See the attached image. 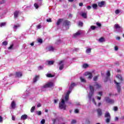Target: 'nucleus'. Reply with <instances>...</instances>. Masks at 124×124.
<instances>
[{
    "label": "nucleus",
    "instance_id": "c756f323",
    "mask_svg": "<svg viewBox=\"0 0 124 124\" xmlns=\"http://www.w3.org/2000/svg\"><path fill=\"white\" fill-rule=\"evenodd\" d=\"M86 52L87 54L91 53V52H92V48L87 49Z\"/></svg>",
    "mask_w": 124,
    "mask_h": 124
},
{
    "label": "nucleus",
    "instance_id": "f3484780",
    "mask_svg": "<svg viewBox=\"0 0 124 124\" xmlns=\"http://www.w3.org/2000/svg\"><path fill=\"white\" fill-rule=\"evenodd\" d=\"M75 86H76V84H75V83L71 82V85L69 87L70 91H72V89H73L75 87Z\"/></svg>",
    "mask_w": 124,
    "mask_h": 124
},
{
    "label": "nucleus",
    "instance_id": "0eeeda50",
    "mask_svg": "<svg viewBox=\"0 0 124 124\" xmlns=\"http://www.w3.org/2000/svg\"><path fill=\"white\" fill-rule=\"evenodd\" d=\"M64 62V61L62 60L60 61L59 62V65H60L59 67V70H62L64 67V64H63V62Z\"/></svg>",
    "mask_w": 124,
    "mask_h": 124
},
{
    "label": "nucleus",
    "instance_id": "4d7b16f0",
    "mask_svg": "<svg viewBox=\"0 0 124 124\" xmlns=\"http://www.w3.org/2000/svg\"><path fill=\"white\" fill-rule=\"evenodd\" d=\"M87 9H88V10H90V9H91V8H92V7L91 6H87Z\"/></svg>",
    "mask_w": 124,
    "mask_h": 124
},
{
    "label": "nucleus",
    "instance_id": "774afa93",
    "mask_svg": "<svg viewBox=\"0 0 124 124\" xmlns=\"http://www.w3.org/2000/svg\"><path fill=\"white\" fill-rule=\"evenodd\" d=\"M116 39H117V40H120V39H121V37H116Z\"/></svg>",
    "mask_w": 124,
    "mask_h": 124
},
{
    "label": "nucleus",
    "instance_id": "bf43d9fd",
    "mask_svg": "<svg viewBox=\"0 0 124 124\" xmlns=\"http://www.w3.org/2000/svg\"><path fill=\"white\" fill-rule=\"evenodd\" d=\"M115 51H118V50H119V47H118V46H115Z\"/></svg>",
    "mask_w": 124,
    "mask_h": 124
},
{
    "label": "nucleus",
    "instance_id": "680f3d73",
    "mask_svg": "<svg viewBox=\"0 0 124 124\" xmlns=\"http://www.w3.org/2000/svg\"><path fill=\"white\" fill-rule=\"evenodd\" d=\"M98 94L100 95V96H102V92H99Z\"/></svg>",
    "mask_w": 124,
    "mask_h": 124
},
{
    "label": "nucleus",
    "instance_id": "e2e57ef3",
    "mask_svg": "<svg viewBox=\"0 0 124 124\" xmlns=\"http://www.w3.org/2000/svg\"><path fill=\"white\" fill-rule=\"evenodd\" d=\"M37 29H40L41 28V25H39L37 26Z\"/></svg>",
    "mask_w": 124,
    "mask_h": 124
},
{
    "label": "nucleus",
    "instance_id": "864d4df0",
    "mask_svg": "<svg viewBox=\"0 0 124 124\" xmlns=\"http://www.w3.org/2000/svg\"><path fill=\"white\" fill-rule=\"evenodd\" d=\"M86 124H91V122L90 121V120H89V119L86 120Z\"/></svg>",
    "mask_w": 124,
    "mask_h": 124
},
{
    "label": "nucleus",
    "instance_id": "412c9836",
    "mask_svg": "<svg viewBox=\"0 0 124 124\" xmlns=\"http://www.w3.org/2000/svg\"><path fill=\"white\" fill-rule=\"evenodd\" d=\"M46 50H48V51H54V50H55V48H54V47L52 46H50L48 47V48H46Z\"/></svg>",
    "mask_w": 124,
    "mask_h": 124
},
{
    "label": "nucleus",
    "instance_id": "ea45409f",
    "mask_svg": "<svg viewBox=\"0 0 124 124\" xmlns=\"http://www.w3.org/2000/svg\"><path fill=\"white\" fill-rule=\"evenodd\" d=\"M48 64H49V65H52V64H54V61H48Z\"/></svg>",
    "mask_w": 124,
    "mask_h": 124
},
{
    "label": "nucleus",
    "instance_id": "052dcab7",
    "mask_svg": "<svg viewBox=\"0 0 124 124\" xmlns=\"http://www.w3.org/2000/svg\"><path fill=\"white\" fill-rule=\"evenodd\" d=\"M37 107L38 108L41 107V104H40V103H38L37 105Z\"/></svg>",
    "mask_w": 124,
    "mask_h": 124
},
{
    "label": "nucleus",
    "instance_id": "4c0bfd02",
    "mask_svg": "<svg viewBox=\"0 0 124 124\" xmlns=\"http://www.w3.org/2000/svg\"><path fill=\"white\" fill-rule=\"evenodd\" d=\"M83 25H84V23H83V22L79 21L78 23V26L79 27H83Z\"/></svg>",
    "mask_w": 124,
    "mask_h": 124
},
{
    "label": "nucleus",
    "instance_id": "49530a36",
    "mask_svg": "<svg viewBox=\"0 0 124 124\" xmlns=\"http://www.w3.org/2000/svg\"><path fill=\"white\" fill-rule=\"evenodd\" d=\"M13 48V44H12L10 45V46L8 48L9 50H11V49H12Z\"/></svg>",
    "mask_w": 124,
    "mask_h": 124
},
{
    "label": "nucleus",
    "instance_id": "423d86ee",
    "mask_svg": "<svg viewBox=\"0 0 124 124\" xmlns=\"http://www.w3.org/2000/svg\"><path fill=\"white\" fill-rule=\"evenodd\" d=\"M106 77L104 79V82L105 83H106L108 80L109 78H110V76H111V73H110V71H108L106 73Z\"/></svg>",
    "mask_w": 124,
    "mask_h": 124
},
{
    "label": "nucleus",
    "instance_id": "09e8293b",
    "mask_svg": "<svg viewBox=\"0 0 124 124\" xmlns=\"http://www.w3.org/2000/svg\"><path fill=\"white\" fill-rule=\"evenodd\" d=\"M41 124H45V119H42L41 121Z\"/></svg>",
    "mask_w": 124,
    "mask_h": 124
},
{
    "label": "nucleus",
    "instance_id": "2f4dec72",
    "mask_svg": "<svg viewBox=\"0 0 124 124\" xmlns=\"http://www.w3.org/2000/svg\"><path fill=\"white\" fill-rule=\"evenodd\" d=\"M8 44V42H7V41H5L2 42V45H4V46H7Z\"/></svg>",
    "mask_w": 124,
    "mask_h": 124
},
{
    "label": "nucleus",
    "instance_id": "39448f33",
    "mask_svg": "<svg viewBox=\"0 0 124 124\" xmlns=\"http://www.w3.org/2000/svg\"><path fill=\"white\" fill-rule=\"evenodd\" d=\"M53 86H54V83L52 82H50L45 84V85H44L43 88H44V89H45L46 88H52V87H53Z\"/></svg>",
    "mask_w": 124,
    "mask_h": 124
},
{
    "label": "nucleus",
    "instance_id": "72a5a7b5",
    "mask_svg": "<svg viewBox=\"0 0 124 124\" xmlns=\"http://www.w3.org/2000/svg\"><path fill=\"white\" fill-rule=\"evenodd\" d=\"M96 28V27L95 26H93V25L91 26V30H92V31H94V30H95Z\"/></svg>",
    "mask_w": 124,
    "mask_h": 124
},
{
    "label": "nucleus",
    "instance_id": "f03ea898",
    "mask_svg": "<svg viewBox=\"0 0 124 124\" xmlns=\"http://www.w3.org/2000/svg\"><path fill=\"white\" fill-rule=\"evenodd\" d=\"M59 108H60V109L66 110V105H65V104L64 99H62L61 103H59Z\"/></svg>",
    "mask_w": 124,
    "mask_h": 124
},
{
    "label": "nucleus",
    "instance_id": "6e6d98bb",
    "mask_svg": "<svg viewBox=\"0 0 124 124\" xmlns=\"http://www.w3.org/2000/svg\"><path fill=\"white\" fill-rule=\"evenodd\" d=\"M75 112L76 113H79V109H76L75 110Z\"/></svg>",
    "mask_w": 124,
    "mask_h": 124
},
{
    "label": "nucleus",
    "instance_id": "473e14b6",
    "mask_svg": "<svg viewBox=\"0 0 124 124\" xmlns=\"http://www.w3.org/2000/svg\"><path fill=\"white\" fill-rule=\"evenodd\" d=\"M97 79H98V76H95L93 77V81H94L95 82L97 81Z\"/></svg>",
    "mask_w": 124,
    "mask_h": 124
},
{
    "label": "nucleus",
    "instance_id": "6e6552de",
    "mask_svg": "<svg viewBox=\"0 0 124 124\" xmlns=\"http://www.w3.org/2000/svg\"><path fill=\"white\" fill-rule=\"evenodd\" d=\"M105 100H106V102H107L108 103H110V104H114V100H112L108 97H106L105 98Z\"/></svg>",
    "mask_w": 124,
    "mask_h": 124
},
{
    "label": "nucleus",
    "instance_id": "e433bc0d",
    "mask_svg": "<svg viewBox=\"0 0 124 124\" xmlns=\"http://www.w3.org/2000/svg\"><path fill=\"white\" fill-rule=\"evenodd\" d=\"M5 25H6V23L5 22H2L1 23H0V26L1 27H4V26H5Z\"/></svg>",
    "mask_w": 124,
    "mask_h": 124
},
{
    "label": "nucleus",
    "instance_id": "9b49d317",
    "mask_svg": "<svg viewBox=\"0 0 124 124\" xmlns=\"http://www.w3.org/2000/svg\"><path fill=\"white\" fill-rule=\"evenodd\" d=\"M106 3V2L105 1H101L98 2V6L99 7H103Z\"/></svg>",
    "mask_w": 124,
    "mask_h": 124
},
{
    "label": "nucleus",
    "instance_id": "f704fd0d",
    "mask_svg": "<svg viewBox=\"0 0 124 124\" xmlns=\"http://www.w3.org/2000/svg\"><path fill=\"white\" fill-rule=\"evenodd\" d=\"M69 99V96H68L67 95L65 96V101H68V99Z\"/></svg>",
    "mask_w": 124,
    "mask_h": 124
},
{
    "label": "nucleus",
    "instance_id": "7c9ffc66",
    "mask_svg": "<svg viewBox=\"0 0 124 124\" xmlns=\"http://www.w3.org/2000/svg\"><path fill=\"white\" fill-rule=\"evenodd\" d=\"M104 41H105V39H104V38H103V37H101L99 39V42H104Z\"/></svg>",
    "mask_w": 124,
    "mask_h": 124
},
{
    "label": "nucleus",
    "instance_id": "0e129e2a",
    "mask_svg": "<svg viewBox=\"0 0 124 124\" xmlns=\"http://www.w3.org/2000/svg\"><path fill=\"white\" fill-rule=\"evenodd\" d=\"M2 122V117L0 116V123H1Z\"/></svg>",
    "mask_w": 124,
    "mask_h": 124
},
{
    "label": "nucleus",
    "instance_id": "bb28decb",
    "mask_svg": "<svg viewBox=\"0 0 124 124\" xmlns=\"http://www.w3.org/2000/svg\"><path fill=\"white\" fill-rule=\"evenodd\" d=\"M82 67L83 68H87L89 67V65L87 63H84L83 64Z\"/></svg>",
    "mask_w": 124,
    "mask_h": 124
},
{
    "label": "nucleus",
    "instance_id": "8fccbe9b",
    "mask_svg": "<svg viewBox=\"0 0 124 124\" xmlns=\"http://www.w3.org/2000/svg\"><path fill=\"white\" fill-rule=\"evenodd\" d=\"M37 114L38 115V116H41V111H37Z\"/></svg>",
    "mask_w": 124,
    "mask_h": 124
},
{
    "label": "nucleus",
    "instance_id": "2eb2a0df",
    "mask_svg": "<svg viewBox=\"0 0 124 124\" xmlns=\"http://www.w3.org/2000/svg\"><path fill=\"white\" fill-rule=\"evenodd\" d=\"M19 13H20V12L19 11H15L14 13V18H15L16 19V18H18V17H19Z\"/></svg>",
    "mask_w": 124,
    "mask_h": 124
},
{
    "label": "nucleus",
    "instance_id": "603ef678",
    "mask_svg": "<svg viewBox=\"0 0 124 124\" xmlns=\"http://www.w3.org/2000/svg\"><path fill=\"white\" fill-rule=\"evenodd\" d=\"M113 110H114V111H118V107H114V108H113Z\"/></svg>",
    "mask_w": 124,
    "mask_h": 124
},
{
    "label": "nucleus",
    "instance_id": "a18cd8bd",
    "mask_svg": "<svg viewBox=\"0 0 124 124\" xmlns=\"http://www.w3.org/2000/svg\"><path fill=\"white\" fill-rule=\"evenodd\" d=\"M115 14H119V13H120V10L117 9L115 10Z\"/></svg>",
    "mask_w": 124,
    "mask_h": 124
},
{
    "label": "nucleus",
    "instance_id": "de8ad7c7",
    "mask_svg": "<svg viewBox=\"0 0 124 124\" xmlns=\"http://www.w3.org/2000/svg\"><path fill=\"white\" fill-rule=\"evenodd\" d=\"M46 22H48V23H51L52 22V19L51 18L47 19Z\"/></svg>",
    "mask_w": 124,
    "mask_h": 124
},
{
    "label": "nucleus",
    "instance_id": "b1692460",
    "mask_svg": "<svg viewBox=\"0 0 124 124\" xmlns=\"http://www.w3.org/2000/svg\"><path fill=\"white\" fill-rule=\"evenodd\" d=\"M54 75H52V74H47L46 75V77L48 78H52V77H54Z\"/></svg>",
    "mask_w": 124,
    "mask_h": 124
},
{
    "label": "nucleus",
    "instance_id": "ddd939ff",
    "mask_svg": "<svg viewBox=\"0 0 124 124\" xmlns=\"http://www.w3.org/2000/svg\"><path fill=\"white\" fill-rule=\"evenodd\" d=\"M98 117H101L102 115V110L100 108L97 109Z\"/></svg>",
    "mask_w": 124,
    "mask_h": 124
},
{
    "label": "nucleus",
    "instance_id": "aec40b11",
    "mask_svg": "<svg viewBox=\"0 0 124 124\" xmlns=\"http://www.w3.org/2000/svg\"><path fill=\"white\" fill-rule=\"evenodd\" d=\"M62 21H63V19L62 18H60L58 19V20L57 21V22L56 23L57 26H60V25L61 24V23H62Z\"/></svg>",
    "mask_w": 124,
    "mask_h": 124
},
{
    "label": "nucleus",
    "instance_id": "a878e982",
    "mask_svg": "<svg viewBox=\"0 0 124 124\" xmlns=\"http://www.w3.org/2000/svg\"><path fill=\"white\" fill-rule=\"evenodd\" d=\"M92 7L93 9H97V4H93L92 5Z\"/></svg>",
    "mask_w": 124,
    "mask_h": 124
},
{
    "label": "nucleus",
    "instance_id": "1a4fd4ad",
    "mask_svg": "<svg viewBox=\"0 0 124 124\" xmlns=\"http://www.w3.org/2000/svg\"><path fill=\"white\" fill-rule=\"evenodd\" d=\"M85 76H88V79H92V78H93V74L91 72H86L85 73Z\"/></svg>",
    "mask_w": 124,
    "mask_h": 124
},
{
    "label": "nucleus",
    "instance_id": "a211bd4d",
    "mask_svg": "<svg viewBox=\"0 0 124 124\" xmlns=\"http://www.w3.org/2000/svg\"><path fill=\"white\" fill-rule=\"evenodd\" d=\"M38 79H39V76H35V77L33 78V82L34 83H36Z\"/></svg>",
    "mask_w": 124,
    "mask_h": 124
},
{
    "label": "nucleus",
    "instance_id": "69168bd1",
    "mask_svg": "<svg viewBox=\"0 0 124 124\" xmlns=\"http://www.w3.org/2000/svg\"><path fill=\"white\" fill-rule=\"evenodd\" d=\"M12 119L13 121H15V117L14 116H12Z\"/></svg>",
    "mask_w": 124,
    "mask_h": 124
},
{
    "label": "nucleus",
    "instance_id": "cd10ccee",
    "mask_svg": "<svg viewBox=\"0 0 124 124\" xmlns=\"http://www.w3.org/2000/svg\"><path fill=\"white\" fill-rule=\"evenodd\" d=\"M81 16L86 19L87 18V14L86 13H83L82 14Z\"/></svg>",
    "mask_w": 124,
    "mask_h": 124
},
{
    "label": "nucleus",
    "instance_id": "20e7f679",
    "mask_svg": "<svg viewBox=\"0 0 124 124\" xmlns=\"http://www.w3.org/2000/svg\"><path fill=\"white\" fill-rule=\"evenodd\" d=\"M89 88L90 90V92H89V97L91 98H92V96L93 95V93H94V88H93V86L92 85L89 86Z\"/></svg>",
    "mask_w": 124,
    "mask_h": 124
},
{
    "label": "nucleus",
    "instance_id": "f8f14e48",
    "mask_svg": "<svg viewBox=\"0 0 124 124\" xmlns=\"http://www.w3.org/2000/svg\"><path fill=\"white\" fill-rule=\"evenodd\" d=\"M23 76V74L21 72H16V77L20 78V77H22Z\"/></svg>",
    "mask_w": 124,
    "mask_h": 124
},
{
    "label": "nucleus",
    "instance_id": "9d476101",
    "mask_svg": "<svg viewBox=\"0 0 124 124\" xmlns=\"http://www.w3.org/2000/svg\"><path fill=\"white\" fill-rule=\"evenodd\" d=\"M114 83L116 84L117 88L118 93H120L121 92V85H120V82H117L116 80H114Z\"/></svg>",
    "mask_w": 124,
    "mask_h": 124
},
{
    "label": "nucleus",
    "instance_id": "58836bf2",
    "mask_svg": "<svg viewBox=\"0 0 124 124\" xmlns=\"http://www.w3.org/2000/svg\"><path fill=\"white\" fill-rule=\"evenodd\" d=\"M34 7H35V8L36 9H37V8H38L39 7V6H38V4H37V3H35L34 4Z\"/></svg>",
    "mask_w": 124,
    "mask_h": 124
},
{
    "label": "nucleus",
    "instance_id": "f257e3e1",
    "mask_svg": "<svg viewBox=\"0 0 124 124\" xmlns=\"http://www.w3.org/2000/svg\"><path fill=\"white\" fill-rule=\"evenodd\" d=\"M69 26H70V21L68 20H65L62 23V29L64 31H67L69 30Z\"/></svg>",
    "mask_w": 124,
    "mask_h": 124
},
{
    "label": "nucleus",
    "instance_id": "4468645a",
    "mask_svg": "<svg viewBox=\"0 0 124 124\" xmlns=\"http://www.w3.org/2000/svg\"><path fill=\"white\" fill-rule=\"evenodd\" d=\"M116 78L118 79L119 82H123L124 81V78H123V77L121 75H117L116 76Z\"/></svg>",
    "mask_w": 124,
    "mask_h": 124
},
{
    "label": "nucleus",
    "instance_id": "3c124183",
    "mask_svg": "<svg viewBox=\"0 0 124 124\" xmlns=\"http://www.w3.org/2000/svg\"><path fill=\"white\" fill-rule=\"evenodd\" d=\"M70 93H71V91H68L67 92V93H66V95H68V96H69V94Z\"/></svg>",
    "mask_w": 124,
    "mask_h": 124
},
{
    "label": "nucleus",
    "instance_id": "6ab92c4d",
    "mask_svg": "<svg viewBox=\"0 0 124 124\" xmlns=\"http://www.w3.org/2000/svg\"><path fill=\"white\" fill-rule=\"evenodd\" d=\"M27 119H28V115L27 114H24L21 116V120H27Z\"/></svg>",
    "mask_w": 124,
    "mask_h": 124
},
{
    "label": "nucleus",
    "instance_id": "79ce46f5",
    "mask_svg": "<svg viewBox=\"0 0 124 124\" xmlns=\"http://www.w3.org/2000/svg\"><path fill=\"white\" fill-rule=\"evenodd\" d=\"M19 27H20L19 24H17V25H15L14 26V29H15L16 30H17V28H19Z\"/></svg>",
    "mask_w": 124,
    "mask_h": 124
},
{
    "label": "nucleus",
    "instance_id": "338daca9",
    "mask_svg": "<svg viewBox=\"0 0 124 124\" xmlns=\"http://www.w3.org/2000/svg\"><path fill=\"white\" fill-rule=\"evenodd\" d=\"M79 6H83V3L82 2L79 3Z\"/></svg>",
    "mask_w": 124,
    "mask_h": 124
},
{
    "label": "nucleus",
    "instance_id": "c85d7f7f",
    "mask_svg": "<svg viewBox=\"0 0 124 124\" xmlns=\"http://www.w3.org/2000/svg\"><path fill=\"white\" fill-rule=\"evenodd\" d=\"M35 110V107L33 106L31 109V113H33L34 112V110Z\"/></svg>",
    "mask_w": 124,
    "mask_h": 124
},
{
    "label": "nucleus",
    "instance_id": "7ed1b4c3",
    "mask_svg": "<svg viewBox=\"0 0 124 124\" xmlns=\"http://www.w3.org/2000/svg\"><path fill=\"white\" fill-rule=\"evenodd\" d=\"M105 118H106V122L107 124H109V123H110V121L111 120V115L108 111L106 112L105 114Z\"/></svg>",
    "mask_w": 124,
    "mask_h": 124
},
{
    "label": "nucleus",
    "instance_id": "5fc2aeb1",
    "mask_svg": "<svg viewBox=\"0 0 124 124\" xmlns=\"http://www.w3.org/2000/svg\"><path fill=\"white\" fill-rule=\"evenodd\" d=\"M39 70H41V69H43V67L42 66H39L38 67Z\"/></svg>",
    "mask_w": 124,
    "mask_h": 124
},
{
    "label": "nucleus",
    "instance_id": "a19ab883",
    "mask_svg": "<svg viewBox=\"0 0 124 124\" xmlns=\"http://www.w3.org/2000/svg\"><path fill=\"white\" fill-rule=\"evenodd\" d=\"M96 26H97V27H99V28H100V27H101V23H100L99 22H96Z\"/></svg>",
    "mask_w": 124,
    "mask_h": 124
},
{
    "label": "nucleus",
    "instance_id": "37998d69",
    "mask_svg": "<svg viewBox=\"0 0 124 124\" xmlns=\"http://www.w3.org/2000/svg\"><path fill=\"white\" fill-rule=\"evenodd\" d=\"M77 123V121L75 120H72V122H71V124H76Z\"/></svg>",
    "mask_w": 124,
    "mask_h": 124
},
{
    "label": "nucleus",
    "instance_id": "c9c22d12",
    "mask_svg": "<svg viewBox=\"0 0 124 124\" xmlns=\"http://www.w3.org/2000/svg\"><path fill=\"white\" fill-rule=\"evenodd\" d=\"M38 42L39 43L42 44L43 42V40H42V39H41V38L38 39Z\"/></svg>",
    "mask_w": 124,
    "mask_h": 124
},
{
    "label": "nucleus",
    "instance_id": "13d9d810",
    "mask_svg": "<svg viewBox=\"0 0 124 124\" xmlns=\"http://www.w3.org/2000/svg\"><path fill=\"white\" fill-rule=\"evenodd\" d=\"M61 42H62V41H61V40H58L57 41V44H58V43H61Z\"/></svg>",
    "mask_w": 124,
    "mask_h": 124
},
{
    "label": "nucleus",
    "instance_id": "dca6fc26",
    "mask_svg": "<svg viewBox=\"0 0 124 124\" xmlns=\"http://www.w3.org/2000/svg\"><path fill=\"white\" fill-rule=\"evenodd\" d=\"M11 107L12 109H15L16 108V103L15 101H13L11 104Z\"/></svg>",
    "mask_w": 124,
    "mask_h": 124
},
{
    "label": "nucleus",
    "instance_id": "c03bdc74",
    "mask_svg": "<svg viewBox=\"0 0 124 124\" xmlns=\"http://www.w3.org/2000/svg\"><path fill=\"white\" fill-rule=\"evenodd\" d=\"M97 89H100V88H101V85L98 84H96L95 85Z\"/></svg>",
    "mask_w": 124,
    "mask_h": 124
},
{
    "label": "nucleus",
    "instance_id": "393cba45",
    "mask_svg": "<svg viewBox=\"0 0 124 124\" xmlns=\"http://www.w3.org/2000/svg\"><path fill=\"white\" fill-rule=\"evenodd\" d=\"M80 79L81 80V82H82V83H86V79H85V78H84L83 77H81L80 78Z\"/></svg>",
    "mask_w": 124,
    "mask_h": 124
},
{
    "label": "nucleus",
    "instance_id": "5701e85b",
    "mask_svg": "<svg viewBox=\"0 0 124 124\" xmlns=\"http://www.w3.org/2000/svg\"><path fill=\"white\" fill-rule=\"evenodd\" d=\"M114 29L118 30V29H122V27L120 25L116 24L114 25Z\"/></svg>",
    "mask_w": 124,
    "mask_h": 124
},
{
    "label": "nucleus",
    "instance_id": "4be33fe9",
    "mask_svg": "<svg viewBox=\"0 0 124 124\" xmlns=\"http://www.w3.org/2000/svg\"><path fill=\"white\" fill-rule=\"evenodd\" d=\"M81 35V32L79 31H77L76 33L74 34L73 36L74 37H77L78 35Z\"/></svg>",
    "mask_w": 124,
    "mask_h": 124
}]
</instances>
